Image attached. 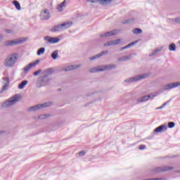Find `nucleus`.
Wrapping results in <instances>:
<instances>
[{
    "label": "nucleus",
    "mask_w": 180,
    "mask_h": 180,
    "mask_svg": "<svg viewBox=\"0 0 180 180\" xmlns=\"http://www.w3.org/2000/svg\"><path fill=\"white\" fill-rule=\"evenodd\" d=\"M177 86H180V82L170 83L162 86V91H169L174 88H177Z\"/></svg>",
    "instance_id": "6e6552de"
},
{
    "label": "nucleus",
    "mask_w": 180,
    "mask_h": 180,
    "mask_svg": "<svg viewBox=\"0 0 180 180\" xmlns=\"http://www.w3.org/2000/svg\"><path fill=\"white\" fill-rule=\"evenodd\" d=\"M66 3H67V1L65 0L57 6L56 9L58 12H63V11H64V8H65Z\"/></svg>",
    "instance_id": "dca6fc26"
},
{
    "label": "nucleus",
    "mask_w": 180,
    "mask_h": 180,
    "mask_svg": "<svg viewBox=\"0 0 180 180\" xmlns=\"http://www.w3.org/2000/svg\"><path fill=\"white\" fill-rule=\"evenodd\" d=\"M120 41H122V39H120L112 40V44L113 46H116V44H120Z\"/></svg>",
    "instance_id": "f704fd0d"
},
{
    "label": "nucleus",
    "mask_w": 180,
    "mask_h": 180,
    "mask_svg": "<svg viewBox=\"0 0 180 180\" xmlns=\"http://www.w3.org/2000/svg\"><path fill=\"white\" fill-rule=\"evenodd\" d=\"M39 63H40V60H37L34 62L29 63L23 68L22 71L25 74H27V72H29V71H30L32 68H34V67H36Z\"/></svg>",
    "instance_id": "423d86ee"
},
{
    "label": "nucleus",
    "mask_w": 180,
    "mask_h": 180,
    "mask_svg": "<svg viewBox=\"0 0 180 180\" xmlns=\"http://www.w3.org/2000/svg\"><path fill=\"white\" fill-rule=\"evenodd\" d=\"M105 47H108L109 46H113V41H110L108 42H106L105 44H104Z\"/></svg>",
    "instance_id": "58836bf2"
},
{
    "label": "nucleus",
    "mask_w": 180,
    "mask_h": 180,
    "mask_svg": "<svg viewBox=\"0 0 180 180\" xmlns=\"http://www.w3.org/2000/svg\"><path fill=\"white\" fill-rule=\"evenodd\" d=\"M50 77L47 75H44L43 77H40V81L42 84V85H49V83L50 82Z\"/></svg>",
    "instance_id": "4468645a"
},
{
    "label": "nucleus",
    "mask_w": 180,
    "mask_h": 180,
    "mask_svg": "<svg viewBox=\"0 0 180 180\" xmlns=\"http://www.w3.org/2000/svg\"><path fill=\"white\" fill-rule=\"evenodd\" d=\"M172 23H178L180 25V17H177L176 18H172L171 20Z\"/></svg>",
    "instance_id": "2f4dec72"
},
{
    "label": "nucleus",
    "mask_w": 180,
    "mask_h": 180,
    "mask_svg": "<svg viewBox=\"0 0 180 180\" xmlns=\"http://www.w3.org/2000/svg\"><path fill=\"white\" fill-rule=\"evenodd\" d=\"M167 130V125L162 124L154 129V133H164Z\"/></svg>",
    "instance_id": "2eb2a0df"
},
{
    "label": "nucleus",
    "mask_w": 180,
    "mask_h": 180,
    "mask_svg": "<svg viewBox=\"0 0 180 180\" xmlns=\"http://www.w3.org/2000/svg\"><path fill=\"white\" fill-rule=\"evenodd\" d=\"M150 99V96H144L138 99V102H146Z\"/></svg>",
    "instance_id": "412c9836"
},
{
    "label": "nucleus",
    "mask_w": 180,
    "mask_h": 180,
    "mask_svg": "<svg viewBox=\"0 0 180 180\" xmlns=\"http://www.w3.org/2000/svg\"><path fill=\"white\" fill-rule=\"evenodd\" d=\"M87 2H90V4H99L100 0H87Z\"/></svg>",
    "instance_id": "ea45409f"
},
{
    "label": "nucleus",
    "mask_w": 180,
    "mask_h": 180,
    "mask_svg": "<svg viewBox=\"0 0 180 180\" xmlns=\"http://www.w3.org/2000/svg\"><path fill=\"white\" fill-rule=\"evenodd\" d=\"M108 51H103L101 53L95 55L94 56H91L89 58L90 61H93V60H98V58H101L102 56H105V54H108Z\"/></svg>",
    "instance_id": "f8f14e48"
},
{
    "label": "nucleus",
    "mask_w": 180,
    "mask_h": 180,
    "mask_svg": "<svg viewBox=\"0 0 180 180\" xmlns=\"http://www.w3.org/2000/svg\"><path fill=\"white\" fill-rule=\"evenodd\" d=\"M134 44H136V42H131L130 44H129L128 45L124 46V50H126V49H130V47H131V46H134Z\"/></svg>",
    "instance_id": "c9c22d12"
},
{
    "label": "nucleus",
    "mask_w": 180,
    "mask_h": 180,
    "mask_svg": "<svg viewBox=\"0 0 180 180\" xmlns=\"http://www.w3.org/2000/svg\"><path fill=\"white\" fill-rule=\"evenodd\" d=\"M23 43V41L20 39L8 40L4 43V47H11L12 46H16V44H20Z\"/></svg>",
    "instance_id": "0eeeda50"
},
{
    "label": "nucleus",
    "mask_w": 180,
    "mask_h": 180,
    "mask_svg": "<svg viewBox=\"0 0 180 180\" xmlns=\"http://www.w3.org/2000/svg\"><path fill=\"white\" fill-rule=\"evenodd\" d=\"M44 41H46V43H50L51 44V37L46 36V37H44Z\"/></svg>",
    "instance_id": "72a5a7b5"
},
{
    "label": "nucleus",
    "mask_w": 180,
    "mask_h": 180,
    "mask_svg": "<svg viewBox=\"0 0 180 180\" xmlns=\"http://www.w3.org/2000/svg\"><path fill=\"white\" fill-rule=\"evenodd\" d=\"M113 0H100V5H110Z\"/></svg>",
    "instance_id": "aec40b11"
},
{
    "label": "nucleus",
    "mask_w": 180,
    "mask_h": 180,
    "mask_svg": "<svg viewBox=\"0 0 180 180\" xmlns=\"http://www.w3.org/2000/svg\"><path fill=\"white\" fill-rule=\"evenodd\" d=\"M3 79H4V81H6V83L3 86L1 92L6 91L8 89V86H9V78L4 77Z\"/></svg>",
    "instance_id": "f3484780"
},
{
    "label": "nucleus",
    "mask_w": 180,
    "mask_h": 180,
    "mask_svg": "<svg viewBox=\"0 0 180 180\" xmlns=\"http://www.w3.org/2000/svg\"><path fill=\"white\" fill-rule=\"evenodd\" d=\"M131 21V20H127L123 22L124 25H126L127 23H130V22Z\"/></svg>",
    "instance_id": "37998d69"
},
{
    "label": "nucleus",
    "mask_w": 180,
    "mask_h": 180,
    "mask_svg": "<svg viewBox=\"0 0 180 180\" xmlns=\"http://www.w3.org/2000/svg\"><path fill=\"white\" fill-rule=\"evenodd\" d=\"M50 18V12L47 9L42 10L40 13V19L41 20H49Z\"/></svg>",
    "instance_id": "9d476101"
},
{
    "label": "nucleus",
    "mask_w": 180,
    "mask_h": 180,
    "mask_svg": "<svg viewBox=\"0 0 180 180\" xmlns=\"http://www.w3.org/2000/svg\"><path fill=\"white\" fill-rule=\"evenodd\" d=\"M168 127L169 129H172V127H175V122H170L168 123Z\"/></svg>",
    "instance_id": "4c0bfd02"
},
{
    "label": "nucleus",
    "mask_w": 180,
    "mask_h": 180,
    "mask_svg": "<svg viewBox=\"0 0 180 180\" xmlns=\"http://www.w3.org/2000/svg\"><path fill=\"white\" fill-rule=\"evenodd\" d=\"M167 103H163L162 107L164 108L165 106H167Z\"/></svg>",
    "instance_id": "de8ad7c7"
},
{
    "label": "nucleus",
    "mask_w": 180,
    "mask_h": 180,
    "mask_svg": "<svg viewBox=\"0 0 180 180\" xmlns=\"http://www.w3.org/2000/svg\"><path fill=\"white\" fill-rule=\"evenodd\" d=\"M4 40V35L0 34V43Z\"/></svg>",
    "instance_id": "49530a36"
},
{
    "label": "nucleus",
    "mask_w": 180,
    "mask_h": 180,
    "mask_svg": "<svg viewBox=\"0 0 180 180\" xmlns=\"http://www.w3.org/2000/svg\"><path fill=\"white\" fill-rule=\"evenodd\" d=\"M179 44H180V41H179Z\"/></svg>",
    "instance_id": "603ef678"
},
{
    "label": "nucleus",
    "mask_w": 180,
    "mask_h": 180,
    "mask_svg": "<svg viewBox=\"0 0 180 180\" xmlns=\"http://www.w3.org/2000/svg\"><path fill=\"white\" fill-rule=\"evenodd\" d=\"M123 50H124V46L120 49V51H123Z\"/></svg>",
    "instance_id": "09e8293b"
},
{
    "label": "nucleus",
    "mask_w": 180,
    "mask_h": 180,
    "mask_svg": "<svg viewBox=\"0 0 180 180\" xmlns=\"http://www.w3.org/2000/svg\"><path fill=\"white\" fill-rule=\"evenodd\" d=\"M169 50L170 51H176V46L175 45V44H171L169 46Z\"/></svg>",
    "instance_id": "c85d7f7f"
},
{
    "label": "nucleus",
    "mask_w": 180,
    "mask_h": 180,
    "mask_svg": "<svg viewBox=\"0 0 180 180\" xmlns=\"http://www.w3.org/2000/svg\"><path fill=\"white\" fill-rule=\"evenodd\" d=\"M41 72H42L41 69H39L37 71L34 72V77H37V75H39V74H41Z\"/></svg>",
    "instance_id": "a19ab883"
},
{
    "label": "nucleus",
    "mask_w": 180,
    "mask_h": 180,
    "mask_svg": "<svg viewBox=\"0 0 180 180\" xmlns=\"http://www.w3.org/2000/svg\"><path fill=\"white\" fill-rule=\"evenodd\" d=\"M18 60H19V54L13 53L6 58L4 65L6 68H12L15 67V65L18 63Z\"/></svg>",
    "instance_id": "f257e3e1"
},
{
    "label": "nucleus",
    "mask_w": 180,
    "mask_h": 180,
    "mask_svg": "<svg viewBox=\"0 0 180 180\" xmlns=\"http://www.w3.org/2000/svg\"><path fill=\"white\" fill-rule=\"evenodd\" d=\"M117 33H119V30H115L110 31L104 34H100V37L103 38V37H109L110 36H116Z\"/></svg>",
    "instance_id": "9b49d317"
},
{
    "label": "nucleus",
    "mask_w": 180,
    "mask_h": 180,
    "mask_svg": "<svg viewBox=\"0 0 180 180\" xmlns=\"http://www.w3.org/2000/svg\"><path fill=\"white\" fill-rule=\"evenodd\" d=\"M174 169L172 166H162L155 168L153 171V172H165L167 171H171Z\"/></svg>",
    "instance_id": "1a4fd4ad"
},
{
    "label": "nucleus",
    "mask_w": 180,
    "mask_h": 180,
    "mask_svg": "<svg viewBox=\"0 0 180 180\" xmlns=\"http://www.w3.org/2000/svg\"><path fill=\"white\" fill-rule=\"evenodd\" d=\"M130 58H131V56H123V57H121V58H118V61L119 62L127 61V60H130Z\"/></svg>",
    "instance_id": "5701e85b"
},
{
    "label": "nucleus",
    "mask_w": 180,
    "mask_h": 180,
    "mask_svg": "<svg viewBox=\"0 0 180 180\" xmlns=\"http://www.w3.org/2000/svg\"><path fill=\"white\" fill-rule=\"evenodd\" d=\"M6 33L11 34L12 33V30H5Z\"/></svg>",
    "instance_id": "c03bdc74"
},
{
    "label": "nucleus",
    "mask_w": 180,
    "mask_h": 180,
    "mask_svg": "<svg viewBox=\"0 0 180 180\" xmlns=\"http://www.w3.org/2000/svg\"><path fill=\"white\" fill-rule=\"evenodd\" d=\"M146 78H148V74L147 73L128 78L124 80V82L130 84V82H137V81H141V79H146Z\"/></svg>",
    "instance_id": "20e7f679"
},
{
    "label": "nucleus",
    "mask_w": 180,
    "mask_h": 180,
    "mask_svg": "<svg viewBox=\"0 0 180 180\" xmlns=\"http://www.w3.org/2000/svg\"><path fill=\"white\" fill-rule=\"evenodd\" d=\"M158 92H154L150 94V95H148V96H150V99H151V98H155V96H158Z\"/></svg>",
    "instance_id": "e433bc0d"
},
{
    "label": "nucleus",
    "mask_w": 180,
    "mask_h": 180,
    "mask_svg": "<svg viewBox=\"0 0 180 180\" xmlns=\"http://www.w3.org/2000/svg\"><path fill=\"white\" fill-rule=\"evenodd\" d=\"M52 72L53 70H51V68L46 69L44 71V75H47V77H49V75H51Z\"/></svg>",
    "instance_id": "393cba45"
},
{
    "label": "nucleus",
    "mask_w": 180,
    "mask_h": 180,
    "mask_svg": "<svg viewBox=\"0 0 180 180\" xmlns=\"http://www.w3.org/2000/svg\"><path fill=\"white\" fill-rule=\"evenodd\" d=\"M160 51H161V49H155L149 55V57H153V56H155L158 53H160Z\"/></svg>",
    "instance_id": "473e14b6"
},
{
    "label": "nucleus",
    "mask_w": 180,
    "mask_h": 180,
    "mask_svg": "<svg viewBox=\"0 0 180 180\" xmlns=\"http://www.w3.org/2000/svg\"><path fill=\"white\" fill-rule=\"evenodd\" d=\"M81 67H82V65H69L63 68V71L65 72L72 71V70H77V68H81Z\"/></svg>",
    "instance_id": "ddd939ff"
},
{
    "label": "nucleus",
    "mask_w": 180,
    "mask_h": 180,
    "mask_svg": "<svg viewBox=\"0 0 180 180\" xmlns=\"http://www.w3.org/2000/svg\"><path fill=\"white\" fill-rule=\"evenodd\" d=\"M61 30H63V27L60 25H56L55 27H53V28H51V31L54 33L56 32H61Z\"/></svg>",
    "instance_id": "6ab92c4d"
},
{
    "label": "nucleus",
    "mask_w": 180,
    "mask_h": 180,
    "mask_svg": "<svg viewBox=\"0 0 180 180\" xmlns=\"http://www.w3.org/2000/svg\"><path fill=\"white\" fill-rule=\"evenodd\" d=\"M132 32L134 34H141L143 33V31L140 28H135Z\"/></svg>",
    "instance_id": "a878e982"
},
{
    "label": "nucleus",
    "mask_w": 180,
    "mask_h": 180,
    "mask_svg": "<svg viewBox=\"0 0 180 180\" xmlns=\"http://www.w3.org/2000/svg\"><path fill=\"white\" fill-rule=\"evenodd\" d=\"M62 26V30H65V29H68L72 26V22H66L63 24H60Z\"/></svg>",
    "instance_id": "a211bd4d"
},
{
    "label": "nucleus",
    "mask_w": 180,
    "mask_h": 180,
    "mask_svg": "<svg viewBox=\"0 0 180 180\" xmlns=\"http://www.w3.org/2000/svg\"><path fill=\"white\" fill-rule=\"evenodd\" d=\"M79 155H81V156H83V155H85V151H81V152H79Z\"/></svg>",
    "instance_id": "a18cd8bd"
},
{
    "label": "nucleus",
    "mask_w": 180,
    "mask_h": 180,
    "mask_svg": "<svg viewBox=\"0 0 180 180\" xmlns=\"http://www.w3.org/2000/svg\"><path fill=\"white\" fill-rule=\"evenodd\" d=\"M13 4L14 6H15L16 9H18V11H20V4H19L18 1L16 0L13 1Z\"/></svg>",
    "instance_id": "cd10ccee"
},
{
    "label": "nucleus",
    "mask_w": 180,
    "mask_h": 180,
    "mask_svg": "<svg viewBox=\"0 0 180 180\" xmlns=\"http://www.w3.org/2000/svg\"><path fill=\"white\" fill-rule=\"evenodd\" d=\"M20 98V96H19V94H15V96L10 98L8 100L2 103L1 106L3 108H11V106H13L15 103L19 102Z\"/></svg>",
    "instance_id": "7ed1b4c3"
},
{
    "label": "nucleus",
    "mask_w": 180,
    "mask_h": 180,
    "mask_svg": "<svg viewBox=\"0 0 180 180\" xmlns=\"http://www.w3.org/2000/svg\"><path fill=\"white\" fill-rule=\"evenodd\" d=\"M162 108H164V107L162 105V106L158 108V109H162Z\"/></svg>",
    "instance_id": "8fccbe9b"
},
{
    "label": "nucleus",
    "mask_w": 180,
    "mask_h": 180,
    "mask_svg": "<svg viewBox=\"0 0 180 180\" xmlns=\"http://www.w3.org/2000/svg\"><path fill=\"white\" fill-rule=\"evenodd\" d=\"M2 133H4V131H0V134H2Z\"/></svg>",
    "instance_id": "3c124183"
},
{
    "label": "nucleus",
    "mask_w": 180,
    "mask_h": 180,
    "mask_svg": "<svg viewBox=\"0 0 180 180\" xmlns=\"http://www.w3.org/2000/svg\"><path fill=\"white\" fill-rule=\"evenodd\" d=\"M146 148V145H141L139 146V150H145Z\"/></svg>",
    "instance_id": "79ce46f5"
},
{
    "label": "nucleus",
    "mask_w": 180,
    "mask_h": 180,
    "mask_svg": "<svg viewBox=\"0 0 180 180\" xmlns=\"http://www.w3.org/2000/svg\"><path fill=\"white\" fill-rule=\"evenodd\" d=\"M47 117H50V115H49V114H42V115L39 116V119H40L41 120H43L44 119H47Z\"/></svg>",
    "instance_id": "7c9ffc66"
},
{
    "label": "nucleus",
    "mask_w": 180,
    "mask_h": 180,
    "mask_svg": "<svg viewBox=\"0 0 180 180\" xmlns=\"http://www.w3.org/2000/svg\"><path fill=\"white\" fill-rule=\"evenodd\" d=\"M116 68V65L115 64H109V65H98L89 69V72H102L103 71H109L110 70H115Z\"/></svg>",
    "instance_id": "f03ea898"
},
{
    "label": "nucleus",
    "mask_w": 180,
    "mask_h": 180,
    "mask_svg": "<svg viewBox=\"0 0 180 180\" xmlns=\"http://www.w3.org/2000/svg\"><path fill=\"white\" fill-rule=\"evenodd\" d=\"M60 41V39L57 37H51V44H56Z\"/></svg>",
    "instance_id": "b1692460"
},
{
    "label": "nucleus",
    "mask_w": 180,
    "mask_h": 180,
    "mask_svg": "<svg viewBox=\"0 0 180 180\" xmlns=\"http://www.w3.org/2000/svg\"><path fill=\"white\" fill-rule=\"evenodd\" d=\"M51 105V103L50 102L38 104L29 108L28 112H36V110H40V109H43L44 108H49Z\"/></svg>",
    "instance_id": "39448f33"
},
{
    "label": "nucleus",
    "mask_w": 180,
    "mask_h": 180,
    "mask_svg": "<svg viewBox=\"0 0 180 180\" xmlns=\"http://www.w3.org/2000/svg\"><path fill=\"white\" fill-rule=\"evenodd\" d=\"M28 81L27 80H24L22 81L19 85H18V89H23V88H25V86H26L27 84H28Z\"/></svg>",
    "instance_id": "4be33fe9"
},
{
    "label": "nucleus",
    "mask_w": 180,
    "mask_h": 180,
    "mask_svg": "<svg viewBox=\"0 0 180 180\" xmlns=\"http://www.w3.org/2000/svg\"><path fill=\"white\" fill-rule=\"evenodd\" d=\"M58 57V51H54L51 54V58L53 60H57Z\"/></svg>",
    "instance_id": "bb28decb"
},
{
    "label": "nucleus",
    "mask_w": 180,
    "mask_h": 180,
    "mask_svg": "<svg viewBox=\"0 0 180 180\" xmlns=\"http://www.w3.org/2000/svg\"><path fill=\"white\" fill-rule=\"evenodd\" d=\"M44 51H46V49L44 48H40L37 52V56H41V54H44Z\"/></svg>",
    "instance_id": "c756f323"
}]
</instances>
